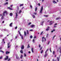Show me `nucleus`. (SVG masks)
Returning <instances> with one entry per match:
<instances>
[{
    "instance_id": "nucleus-31",
    "label": "nucleus",
    "mask_w": 61,
    "mask_h": 61,
    "mask_svg": "<svg viewBox=\"0 0 61 61\" xmlns=\"http://www.w3.org/2000/svg\"><path fill=\"white\" fill-rule=\"evenodd\" d=\"M10 45L8 46V48H10Z\"/></svg>"
},
{
    "instance_id": "nucleus-32",
    "label": "nucleus",
    "mask_w": 61,
    "mask_h": 61,
    "mask_svg": "<svg viewBox=\"0 0 61 61\" xmlns=\"http://www.w3.org/2000/svg\"><path fill=\"white\" fill-rule=\"evenodd\" d=\"M37 7H36L35 9V11H36V10H37Z\"/></svg>"
},
{
    "instance_id": "nucleus-29",
    "label": "nucleus",
    "mask_w": 61,
    "mask_h": 61,
    "mask_svg": "<svg viewBox=\"0 0 61 61\" xmlns=\"http://www.w3.org/2000/svg\"><path fill=\"white\" fill-rule=\"evenodd\" d=\"M7 46H8L10 45V42H9L8 43H7Z\"/></svg>"
},
{
    "instance_id": "nucleus-37",
    "label": "nucleus",
    "mask_w": 61,
    "mask_h": 61,
    "mask_svg": "<svg viewBox=\"0 0 61 61\" xmlns=\"http://www.w3.org/2000/svg\"><path fill=\"white\" fill-rule=\"evenodd\" d=\"M50 43V41H48V42L47 43V45H49V44Z\"/></svg>"
},
{
    "instance_id": "nucleus-35",
    "label": "nucleus",
    "mask_w": 61,
    "mask_h": 61,
    "mask_svg": "<svg viewBox=\"0 0 61 61\" xmlns=\"http://www.w3.org/2000/svg\"><path fill=\"white\" fill-rule=\"evenodd\" d=\"M55 51H53V55H55Z\"/></svg>"
},
{
    "instance_id": "nucleus-16",
    "label": "nucleus",
    "mask_w": 61,
    "mask_h": 61,
    "mask_svg": "<svg viewBox=\"0 0 61 61\" xmlns=\"http://www.w3.org/2000/svg\"><path fill=\"white\" fill-rule=\"evenodd\" d=\"M18 32L19 33V34H20V36H22V35L20 33V32L19 31H18Z\"/></svg>"
},
{
    "instance_id": "nucleus-8",
    "label": "nucleus",
    "mask_w": 61,
    "mask_h": 61,
    "mask_svg": "<svg viewBox=\"0 0 61 61\" xmlns=\"http://www.w3.org/2000/svg\"><path fill=\"white\" fill-rule=\"evenodd\" d=\"M32 16L33 18H35L36 17V16L35 15H32Z\"/></svg>"
},
{
    "instance_id": "nucleus-2",
    "label": "nucleus",
    "mask_w": 61,
    "mask_h": 61,
    "mask_svg": "<svg viewBox=\"0 0 61 61\" xmlns=\"http://www.w3.org/2000/svg\"><path fill=\"white\" fill-rule=\"evenodd\" d=\"M46 41V38H44V37H42V42H43L44 41Z\"/></svg>"
},
{
    "instance_id": "nucleus-15",
    "label": "nucleus",
    "mask_w": 61,
    "mask_h": 61,
    "mask_svg": "<svg viewBox=\"0 0 61 61\" xmlns=\"http://www.w3.org/2000/svg\"><path fill=\"white\" fill-rule=\"evenodd\" d=\"M33 50H34V49H33V48H32L31 49V51H32V53H34Z\"/></svg>"
},
{
    "instance_id": "nucleus-14",
    "label": "nucleus",
    "mask_w": 61,
    "mask_h": 61,
    "mask_svg": "<svg viewBox=\"0 0 61 61\" xmlns=\"http://www.w3.org/2000/svg\"><path fill=\"white\" fill-rule=\"evenodd\" d=\"M10 53V52H8V51H7L6 52V54H9Z\"/></svg>"
},
{
    "instance_id": "nucleus-26",
    "label": "nucleus",
    "mask_w": 61,
    "mask_h": 61,
    "mask_svg": "<svg viewBox=\"0 0 61 61\" xmlns=\"http://www.w3.org/2000/svg\"><path fill=\"white\" fill-rule=\"evenodd\" d=\"M34 26H35V25H31V27H32V28H33V27H34Z\"/></svg>"
},
{
    "instance_id": "nucleus-60",
    "label": "nucleus",
    "mask_w": 61,
    "mask_h": 61,
    "mask_svg": "<svg viewBox=\"0 0 61 61\" xmlns=\"http://www.w3.org/2000/svg\"><path fill=\"white\" fill-rule=\"evenodd\" d=\"M7 32H9V30H6Z\"/></svg>"
},
{
    "instance_id": "nucleus-25",
    "label": "nucleus",
    "mask_w": 61,
    "mask_h": 61,
    "mask_svg": "<svg viewBox=\"0 0 61 61\" xmlns=\"http://www.w3.org/2000/svg\"><path fill=\"white\" fill-rule=\"evenodd\" d=\"M16 58L18 59H19V57L18 56H17L16 57Z\"/></svg>"
},
{
    "instance_id": "nucleus-62",
    "label": "nucleus",
    "mask_w": 61,
    "mask_h": 61,
    "mask_svg": "<svg viewBox=\"0 0 61 61\" xmlns=\"http://www.w3.org/2000/svg\"><path fill=\"white\" fill-rule=\"evenodd\" d=\"M4 40H5V39H3V42H4Z\"/></svg>"
},
{
    "instance_id": "nucleus-33",
    "label": "nucleus",
    "mask_w": 61,
    "mask_h": 61,
    "mask_svg": "<svg viewBox=\"0 0 61 61\" xmlns=\"http://www.w3.org/2000/svg\"><path fill=\"white\" fill-rule=\"evenodd\" d=\"M8 3V2H6L5 4V5H7Z\"/></svg>"
},
{
    "instance_id": "nucleus-11",
    "label": "nucleus",
    "mask_w": 61,
    "mask_h": 61,
    "mask_svg": "<svg viewBox=\"0 0 61 61\" xmlns=\"http://www.w3.org/2000/svg\"><path fill=\"white\" fill-rule=\"evenodd\" d=\"M15 15H16V18H17V17L18 16V15H17V13H15Z\"/></svg>"
},
{
    "instance_id": "nucleus-44",
    "label": "nucleus",
    "mask_w": 61,
    "mask_h": 61,
    "mask_svg": "<svg viewBox=\"0 0 61 61\" xmlns=\"http://www.w3.org/2000/svg\"><path fill=\"white\" fill-rule=\"evenodd\" d=\"M34 30H30V31H33Z\"/></svg>"
},
{
    "instance_id": "nucleus-28",
    "label": "nucleus",
    "mask_w": 61,
    "mask_h": 61,
    "mask_svg": "<svg viewBox=\"0 0 61 61\" xmlns=\"http://www.w3.org/2000/svg\"><path fill=\"white\" fill-rule=\"evenodd\" d=\"M21 12L22 11H21V10H20L19 12V14H20V13H21Z\"/></svg>"
},
{
    "instance_id": "nucleus-1",
    "label": "nucleus",
    "mask_w": 61,
    "mask_h": 61,
    "mask_svg": "<svg viewBox=\"0 0 61 61\" xmlns=\"http://www.w3.org/2000/svg\"><path fill=\"white\" fill-rule=\"evenodd\" d=\"M5 14H7V12L6 11H5L3 13V15L1 17V19H3L4 18V16L5 15Z\"/></svg>"
},
{
    "instance_id": "nucleus-22",
    "label": "nucleus",
    "mask_w": 61,
    "mask_h": 61,
    "mask_svg": "<svg viewBox=\"0 0 61 61\" xmlns=\"http://www.w3.org/2000/svg\"><path fill=\"white\" fill-rule=\"evenodd\" d=\"M48 22H49V23H51L52 22V21H50V20H49L47 21Z\"/></svg>"
},
{
    "instance_id": "nucleus-18",
    "label": "nucleus",
    "mask_w": 61,
    "mask_h": 61,
    "mask_svg": "<svg viewBox=\"0 0 61 61\" xmlns=\"http://www.w3.org/2000/svg\"><path fill=\"white\" fill-rule=\"evenodd\" d=\"M55 29H53L51 31V32L52 33H53V32H55Z\"/></svg>"
},
{
    "instance_id": "nucleus-49",
    "label": "nucleus",
    "mask_w": 61,
    "mask_h": 61,
    "mask_svg": "<svg viewBox=\"0 0 61 61\" xmlns=\"http://www.w3.org/2000/svg\"><path fill=\"white\" fill-rule=\"evenodd\" d=\"M13 5H10V6H11V8H12V7H13Z\"/></svg>"
},
{
    "instance_id": "nucleus-47",
    "label": "nucleus",
    "mask_w": 61,
    "mask_h": 61,
    "mask_svg": "<svg viewBox=\"0 0 61 61\" xmlns=\"http://www.w3.org/2000/svg\"><path fill=\"white\" fill-rule=\"evenodd\" d=\"M44 16H45V17H47V16H48L47 15H44Z\"/></svg>"
},
{
    "instance_id": "nucleus-5",
    "label": "nucleus",
    "mask_w": 61,
    "mask_h": 61,
    "mask_svg": "<svg viewBox=\"0 0 61 61\" xmlns=\"http://www.w3.org/2000/svg\"><path fill=\"white\" fill-rule=\"evenodd\" d=\"M8 58V56H6V58H5L4 60H7Z\"/></svg>"
},
{
    "instance_id": "nucleus-23",
    "label": "nucleus",
    "mask_w": 61,
    "mask_h": 61,
    "mask_svg": "<svg viewBox=\"0 0 61 61\" xmlns=\"http://www.w3.org/2000/svg\"><path fill=\"white\" fill-rule=\"evenodd\" d=\"M12 15H13V14H12V13H10V16H12Z\"/></svg>"
},
{
    "instance_id": "nucleus-46",
    "label": "nucleus",
    "mask_w": 61,
    "mask_h": 61,
    "mask_svg": "<svg viewBox=\"0 0 61 61\" xmlns=\"http://www.w3.org/2000/svg\"><path fill=\"white\" fill-rule=\"evenodd\" d=\"M35 39H33V43H34L35 42Z\"/></svg>"
},
{
    "instance_id": "nucleus-55",
    "label": "nucleus",
    "mask_w": 61,
    "mask_h": 61,
    "mask_svg": "<svg viewBox=\"0 0 61 61\" xmlns=\"http://www.w3.org/2000/svg\"><path fill=\"white\" fill-rule=\"evenodd\" d=\"M43 32H41V34H40L41 35L42 34H43Z\"/></svg>"
},
{
    "instance_id": "nucleus-10",
    "label": "nucleus",
    "mask_w": 61,
    "mask_h": 61,
    "mask_svg": "<svg viewBox=\"0 0 61 61\" xmlns=\"http://www.w3.org/2000/svg\"><path fill=\"white\" fill-rule=\"evenodd\" d=\"M47 56V53H45V54L44 55V57H46Z\"/></svg>"
},
{
    "instance_id": "nucleus-30",
    "label": "nucleus",
    "mask_w": 61,
    "mask_h": 61,
    "mask_svg": "<svg viewBox=\"0 0 61 61\" xmlns=\"http://www.w3.org/2000/svg\"><path fill=\"white\" fill-rule=\"evenodd\" d=\"M27 48H30V46H29V45L28 44V47H27Z\"/></svg>"
},
{
    "instance_id": "nucleus-20",
    "label": "nucleus",
    "mask_w": 61,
    "mask_h": 61,
    "mask_svg": "<svg viewBox=\"0 0 61 61\" xmlns=\"http://www.w3.org/2000/svg\"><path fill=\"white\" fill-rule=\"evenodd\" d=\"M49 50V49H48L46 51H45V53H46L48 51V50Z\"/></svg>"
},
{
    "instance_id": "nucleus-34",
    "label": "nucleus",
    "mask_w": 61,
    "mask_h": 61,
    "mask_svg": "<svg viewBox=\"0 0 61 61\" xmlns=\"http://www.w3.org/2000/svg\"><path fill=\"white\" fill-rule=\"evenodd\" d=\"M43 50H42L41 51V54H42V53H43Z\"/></svg>"
},
{
    "instance_id": "nucleus-9",
    "label": "nucleus",
    "mask_w": 61,
    "mask_h": 61,
    "mask_svg": "<svg viewBox=\"0 0 61 61\" xmlns=\"http://www.w3.org/2000/svg\"><path fill=\"white\" fill-rule=\"evenodd\" d=\"M44 21H42L41 22V25H43V24L44 23Z\"/></svg>"
},
{
    "instance_id": "nucleus-54",
    "label": "nucleus",
    "mask_w": 61,
    "mask_h": 61,
    "mask_svg": "<svg viewBox=\"0 0 61 61\" xmlns=\"http://www.w3.org/2000/svg\"><path fill=\"white\" fill-rule=\"evenodd\" d=\"M23 5V4H22L21 5H20V6H22V5Z\"/></svg>"
},
{
    "instance_id": "nucleus-24",
    "label": "nucleus",
    "mask_w": 61,
    "mask_h": 61,
    "mask_svg": "<svg viewBox=\"0 0 61 61\" xmlns=\"http://www.w3.org/2000/svg\"><path fill=\"white\" fill-rule=\"evenodd\" d=\"M23 55H21V56H20V58L21 59H22V58L23 57Z\"/></svg>"
},
{
    "instance_id": "nucleus-27",
    "label": "nucleus",
    "mask_w": 61,
    "mask_h": 61,
    "mask_svg": "<svg viewBox=\"0 0 61 61\" xmlns=\"http://www.w3.org/2000/svg\"><path fill=\"white\" fill-rule=\"evenodd\" d=\"M24 35L25 36H26V32L25 31H24Z\"/></svg>"
},
{
    "instance_id": "nucleus-38",
    "label": "nucleus",
    "mask_w": 61,
    "mask_h": 61,
    "mask_svg": "<svg viewBox=\"0 0 61 61\" xmlns=\"http://www.w3.org/2000/svg\"><path fill=\"white\" fill-rule=\"evenodd\" d=\"M24 56H26V55L25 54V53H24Z\"/></svg>"
},
{
    "instance_id": "nucleus-7",
    "label": "nucleus",
    "mask_w": 61,
    "mask_h": 61,
    "mask_svg": "<svg viewBox=\"0 0 61 61\" xmlns=\"http://www.w3.org/2000/svg\"><path fill=\"white\" fill-rule=\"evenodd\" d=\"M59 58H60V57H59V58L58 57L57 58V61H59Z\"/></svg>"
},
{
    "instance_id": "nucleus-41",
    "label": "nucleus",
    "mask_w": 61,
    "mask_h": 61,
    "mask_svg": "<svg viewBox=\"0 0 61 61\" xmlns=\"http://www.w3.org/2000/svg\"><path fill=\"white\" fill-rule=\"evenodd\" d=\"M4 31H6L7 30H6V29L5 28L4 29Z\"/></svg>"
},
{
    "instance_id": "nucleus-64",
    "label": "nucleus",
    "mask_w": 61,
    "mask_h": 61,
    "mask_svg": "<svg viewBox=\"0 0 61 61\" xmlns=\"http://www.w3.org/2000/svg\"><path fill=\"white\" fill-rule=\"evenodd\" d=\"M41 47V45H40V44L39 45V47Z\"/></svg>"
},
{
    "instance_id": "nucleus-13",
    "label": "nucleus",
    "mask_w": 61,
    "mask_h": 61,
    "mask_svg": "<svg viewBox=\"0 0 61 61\" xmlns=\"http://www.w3.org/2000/svg\"><path fill=\"white\" fill-rule=\"evenodd\" d=\"M53 3H54V4H56V2L55 1L53 0Z\"/></svg>"
},
{
    "instance_id": "nucleus-17",
    "label": "nucleus",
    "mask_w": 61,
    "mask_h": 61,
    "mask_svg": "<svg viewBox=\"0 0 61 61\" xmlns=\"http://www.w3.org/2000/svg\"><path fill=\"white\" fill-rule=\"evenodd\" d=\"M20 52L21 53H22V54H23V51L22 50H21L20 51Z\"/></svg>"
},
{
    "instance_id": "nucleus-36",
    "label": "nucleus",
    "mask_w": 61,
    "mask_h": 61,
    "mask_svg": "<svg viewBox=\"0 0 61 61\" xmlns=\"http://www.w3.org/2000/svg\"><path fill=\"white\" fill-rule=\"evenodd\" d=\"M0 52H2V53H4V51H3L2 50H0Z\"/></svg>"
},
{
    "instance_id": "nucleus-42",
    "label": "nucleus",
    "mask_w": 61,
    "mask_h": 61,
    "mask_svg": "<svg viewBox=\"0 0 61 61\" xmlns=\"http://www.w3.org/2000/svg\"><path fill=\"white\" fill-rule=\"evenodd\" d=\"M31 24V22H30L28 23V25H30Z\"/></svg>"
},
{
    "instance_id": "nucleus-48",
    "label": "nucleus",
    "mask_w": 61,
    "mask_h": 61,
    "mask_svg": "<svg viewBox=\"0 0 61 61\" xmlns=\"http://www.w3.org/2000/svg\"><path fill=\"white\" fill-rule=\"evenodd\" d=\"M32 37H33V36H31L30 37V38H32Z\"/></svg>"
},
{
    "instance_id": "nucleus-19",
    "label": "nucleus",
    "mask_w": 61,
    "mask_h": 61,
    "mask_svg": "<svg viewBox=\"0 0 61 61\" xmlns=\"http://www.w3.org/2000/svg\"><path fill=\"white\" fill-rule=\"evenodd\" d=\"M21 49H24V46L23 45L21 47Z\"/></svg>"
},
{
    "instance_id": "nucleus-12",
    "label": "nucleus",
    "mask_w": 61,
    "mask_h": 61,
    "mask_svg": "<svg viewBox=\"0 0 61 61\" xmlns=\"http://www.w3.org/2000/svg\"><path fill=\"white\" fill-rule=\"evenodd\" d=\"M7 9H10V10H13V9L10 8V7H7Z\"/></svg>"
},
{
    "instance_id": "nucleus-61",
    "label": "nucleus",
    "mask_w": 61,
    "mask_h": 61,
    "mask_svg": "<svg viewBox=\"0 0 61 61\" xmlns=\"http://www.w3.org/2000/svg\"><path fill=\"white\" fill-rule=\"evenodd\" d=\"M57 25V23H56L54 24V25Z\"/></svg>"
},
{
    "instance_id": "nucleus-6",
    "label": "nucleus",
    "mask_w": 61,
    "mask_h": 61,
    "mask_svg": "<svg viewBox=\"0 0 61 61\" xmlns=\"http://www.w3.org/2000/svg\"><path fill=\"white\" fill-rule=\"evenodd\" d=\"M13 24V23H11L10 24L9 26H10L11 27H12V25Z\"/></svg>"
},
{
    "instance_id": "nucleus-45",
    "label": "nucleus",
    "mask_w": 61,
    "mask_h": 61,
    "mask_svg": "<svg viewBox=\"0 0 61 61\" xmlns=\"http://www.w3.org/2000/svg\"><path fill=\"white\" fill-rule=\"evenodd\" d=\"M2 56H1L0 57V59H2Z\"/></svg>"
},
{
    "instance_id": "nucleus-43",
    "label": "nucleus",
    "mask_w": 61,
    "mask_h": 61,
    "mask_svg": "<svg viewBox=\"0 0 61 61\" xmlns=\"http://www.w3.org/2000/svg\"><path fill=\"white\" fill-rule=\"evenodd\" d=\"M36 38V36H34V39H35Z\"/></svg>"
},
{
    "instance_id": "nucleus-52",
    "label": "nucleus",
    "mask_w": 61,
    "mask_h": 61,
    "mask_svg": "<svg viewBox=\"0 0 61 61\" xmlns=\"http://www.w3.org/2000/svg\"><path fill=\"white\" fill-rule=\"evenodd\" d=\"M17 26H16V27L15 28V29H17Z\"/></svg>"
},
{
    "instance_id": "nucleus-3",
    "label": "nucleus",
    "mask_w": 61,
    "mask_h": 61,
    "mask_svg": "<svg viewBox=\"0 0 61 61\" xmlns=\"http://www.w3.org/2000/svg\"><path fill=\"white\" fill-rule=\"evenodd\" d=\"M43 6H42L41 7V11L40 12V13H42V11H43Z\"/></svg>"
},
{
    "instance_id": "nucleus-40",
    "label": "nucleus",
    "mask_w": 61,
    "mask_h": 61,
    "mask_svg": "<svg viewBox=\"0 0 61 61\" xmlns=\"http://www.w3.org/2000/svg\"><path fill=\"white\" fill-rule=\"evenodd\" d=\"M21 38L22 39H23V36H21Z\"/></svg>"
},
{
    "instance_id": "nucleus-59",
    "label": "nucleus",
    "mask_w": 61,
    "mask_h": 61,
    "mask_svg": "<svg viewBox=\"0 0 61 61\" xmlns=\"http://www.w3.org/2000/svg\"><path fill=\"white\" fill-rule=\"evenodd\" d=\"M2 49V47H0V50H1Z\"/></svg>"
},
{
    "instance_id": "nucleus-58",
    "label": "nucleus",
    "mask_w": 61,
    "mask_h": 61,
    "mask_svg": "<svg viewBox=\"0 0 61 61\" xmlns=\"http://www.w3.org/2000/svg\"><path fill=\"white\" fill-rule=\"evenodd\" d=\"M54 27H56V25H54Z\"/></svg>"
},
{
    "instance_id": "nucleus-57",
    "label": "nucleus",
    "mask_w": 61,
    "mask_h": 61,
    "mask_svg": "<svg viewBox=\"0 0 61 61\" xmlns=\"http://www.w3.org/2000/svg\"><path fill=\"white\" fill-rule=\"evenodd\" d=\"M42 49V47H41L40 48V50H41Z\"/></svg>"
},
{
    "instance_id": "nucleus-56",
    "label": "nucleus",
    "mask_w": 61,
    "mask_h": 61,
    "mask_svg": "<svg viewBox=\"0 0 61 61\" xmlns=\"http://www.w3.org/2000/svg\"><path fill=\"white\" fill-rule=\"evenodd\" d=\"M56 36V35H55L53 37V39H54V38Z\"/></svg>"
},
{
    "instance_id": "nucleus-63",
    "label": "nucleus",
    "mask_w": 61,
    "mask_h": 61,
    "mask_svg": "<svg viewBox=\"0 0 61 61\" xmlns=\"http://www.w3.org/2000/svg\"><path fill=\"white\" fill-rule=\"evenodd\" d=\"M38 5L39 6H40V3H39L38 4Z\"/></svg>"
},
{
    "instance_id": "nucleus-53",
    "label": "nucleus",
    "mask_w": 61,
    "mask_h": 61,
    "mask_svg": "<svg viewBox=\"0 0 61 61\" xmlns=\"http://www.w3.org/2000/svg\"><path fill=\"white\" fill-rule=\"evenodd\" d=\"M30 8H32V5H30Z\"/></svg>"
},
{
    "instance_id": "nucleus-50",
    "label": "nucleus",
    "mask_w": 61,
    "mask_h": 61,
    "mask_svg": "<svg viewBox=\"0 0 61 61\" xmlns=\"http://www.w3.org/2000/svg\"><path fill=\"white\" fill-rule=\"evenodd\" d=\"M52 24H53V23H51L49 24L50 25H52Z\"/></svg>"
},
{
    "instance_id": "nucleus-4",
    "label": "nucleus",
    "mask_w": 61,
    "mask_h": 61,
    "mask_svg": "<svg viewBox=\"0 0 61 61\" xmlns=\"http://www.w3.org/2000/svg\"><path fill=\"white\" fill-rule=\"evenodd\" d=\"M47 28H47L46 29V30L47 31H48L49 30V29H50V27H49L48 26L47 27Z\"/></svg>"
},
{
    "instance_id": "nucleus-21",
    "label": "nucleus",
    "mask_w": 61,
    "mask_h": 61,
    "mask_svg": "<svg viewBox=\"0 0 61 61\" xmlns=\"http://www.w3.org/2000/svg\"><path fill=\"white\" fill-rule=\"evenodd\" d=\"M27 34H29V32H28V30H27Z\"/></svg>"
},
{
    "instance_id": "nucleus-51",
    "label": "nucleus",
    "mask_w": 61,
    "mask_h": 61,
    "mask_svg": "<svg viewBox=\"0 0 61 61\" xmlns=\"http://www.w3.org/2000/svg\"><path fill=\"white\" fill-rule=\"evenodd\" d=\"M3 36V35H1L0 36V37H2V36Z\"/></svg>"
},
{
    "instance_id": "nucleus-39",
    "label": "nucleus",
    "mask_w": 61,
    "mask_h": 61,
    "mask_svg": "<svg viewBox=\"0 0 61 61\" xmlns=\"http://www.w3.org/2000/svg\"><path fill=\"white\" fill-rule=\"evenodd\" d=\"M34 15H36V14H37L36 13H35L34 12Z\"/></svg>"
}]
</instances>
